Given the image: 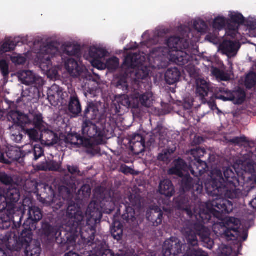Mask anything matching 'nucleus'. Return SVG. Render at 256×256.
<instances>
[{
	"label": "nucleus",
	"instance_id": "obj_1",
	"mask_svg": "<svg viewBox=\"0 0 256 256\" xmlns=\"http://www.w3.org/2000/svg\"><path fill=\"white\" fill-rule=\"evenodd\" d=\"M20 198L18 190L15 188H9L5 190L0 188V211L6 210L10 220L15 222L14 215L19 217L20 220L24 213L26 204L30 202L28 199H25L24 204L18 203Z\"/></svg>",
	"mask_w": 256,
	"mask_h": 256
},
{
	"label": "nucleus",
	"instance_id": "obj_2",
	"mask_svg": "<svg viewBox=\"0 0 256 256\" xmlns=\"http://www.w3.org/2000/svg\"><path fill=\"white\" fill-rule=\"evenodd\" d=\"M166 44L170 50V60L176 64L183 66L192 58L186 50L189 47V42L187 39L178 36H171L166 41Z\"/></svg>",
	"mask_w": 256,
	"mask_h": 256
},
{
	"label": "nucleus",
	"instance_id": "obj_3",
	"mask_svg": "<svg viewBox=\"0 0 256 256\" xmlns=\"http://www.w3.org/2000/svg\"><path fill=\"white\" fill-rule=\"evenodd\" d=\"M222 224V225L214 224V228L215 232L217 228L220 227V232H216L217 234L224 236L230 240L238 238L239 232L237 230L240 224L239 220L234 218H226Z\"/></svg>",
	"mask_w": 256,
	"mask_h": 256
},
{
	"label": "nucleus",
	"instance_id": "obj_4",
	"mask_svg": "<svg viewBox=\"0 0 256 256\" xmlns=\"http://www.w3.org/2000/svg\"><path fill=\"white\" fill-rule=\"evenodd\" d=\"M210 204L207 205L208 214H206L204 211H200L198 212L200 217L202 220L209 219L210 214H212L216 216H218L216 213L227 212L229 213L232 212L233 206L232 202L228 200L218 198L214 200L210 205L212 208H210Z\"/></svg>",
	"mask_w": 256,
	"mask_h": 256
},
{
	"label": "nucleus",
	"instance_id": "obj_5",
	"mask_svg": "<svg viewBox=\"0 0 256 256\" xmlns=\"http://www.w3.org/2000/svg\"><path fill=\"white\" fill-rule=\"evenodd\" d=\"M60 56L58 48L50 43L40 49L38 55L40 67L44 70H48L52 66V58Z\"/></svg>",
	"mask_w": 256,
	"mask_h": 256
},
{
	"label": "nucleus",
	"instance_id": "obj_6",
	"mask_svg": "<svg viewBox=\"0 0 256 256\" xmlns=\"http://www.w3.org/2000/svg\"><path fill=\"white\" fill-rule=\"evenodd\" d=\"M82 133L84 136L88 138L94 139L98 144H102L104 142V132L101 128L93 124L90 120H85L82 124Z\"/></svg>",
	"mask_w": 256,
	"mask_h": 256
},
{
	"label": "nucleus",
	"instance_id": "obj_7",
	"mask_svg": "<svg viewBox=\"0 0 256 256\" xmlns=\"http://www.w3.org/2000/svg\"><path fill=\"white\" fill-rule=\"evenodd\" d=\"M19 78L22 83L27 85H33L36 88H40L44 84V80L42 78L36 76L30 70H23L19 73Z\"/></svg>",
	"mask_w": 256,
	"mask_h": 256
},
{
	"label": "nucleus",
	"instance_id": "obj_8",
	"mask_svg": "<svg viewBox=\"0 0 256 256\" xmlns=\"http://www.w3.org/2000/svg\"><path fill=\"white\" fill-rule=\"evenodd\" d=\"M64 140L66 144V146L70 144L78 147L82 146L86 148H89L92 146V142L89 138L82 136L80 134L76 133L68 134L64 138Z\"/></svg>",
	"mask_w": 256,
	"mask_h": 256
},
{
	"label": "nucleus",
	"instance_id": "obj_9",
	"mask_svg": "<svg viewBox=\"0 0 256 256\" xmlns=\"http://www.w3.org/2000/svg\"><path fill=\"white\" fill-rule=\"evenodd\" d=\"M66 217L73 222V226L77 227L83 221L84 215L80 208L76 204H70L67 209Z\"/></svg>",
	"mask_w": 256,
	"mask_h": 256
},
{
	"label": "nucleus",
	"instance_id": "obj_10",
	"mask_svg": "<svg viewBox=\"0 0 256 256\" xmlns=\"http://www.w3.org/2000/svg\"><path fill=\"white\" fill-rule=\"evenodd\" d=\"M181 251L182 246L178 239L172 238L164 242L163 248L164 256H174Z\"/></svg>",
	"mask_w": 256,
	"mask_h": 256
},
{
	"label": "nucleus",
	"instance_id": "obj_11",
	"mask_svg": "<svg viewBox=\"0 0 256 256\" xmlns=\"http://www.w3.org/2000/svg\"><path fill=\"white\" fill-rule=\"evenodd\" d=\"M107 52L102 48L91 47L89 50V56L92 59V64L95 68H100L102 65L101 59L106 55Z\"/></svg>",
	"mask_w": 256,
	"mask_h": 256
},
{
	"label": "nucleus",
	"instance_id": "obj_12",
	"mask_svg": "<svg viewBox=\"0 0 256 256\" xmlns=\"http://www.w3.org/2000/svg\"><path fill=\"white\" fill-rule=\"evenodd\" d=\"M65 67L70 75L76 78L80 76L85 70V67L79 64L76 60L72 58L66 60Z\"/></svg>",
	"mask_w": 256,
	"mask_h": 256
},
{
	"label": "nucleus",
	"instance_id": "obj_13",
	"mask_svg": "<svg viewBox=\"0 0 256 256\" xmlns=\"http://www.w3.org/2000/svg\"><path fill=\"white\" fill-rule=\"evenodd\" d=\"M142 61L140 54L136 52L129 54L125 57L122 66L126 68H135L142 64Z\"/></svg>",
	"mask_w": 256,
	"mask_h": 256
},
{
	"label": "nucleus",
	"instance_id": "obj_14",
	"mask_svg": "<svg viewBox=\"0 0 256 256\" xmlns=\"http://www.w3.org/2000/svg\"><path fill=\"white\" fill-rule=\"evenodd\" d=\"M99 110L97 104L92 102H88L84 112V118L86 120H95L99 118Z\"/></svg>",
	"mask_w": 256,
	"mask_h": 256
},
{
	"label": "nucleus",
	"instance_id": "obj_15",
	"mask_svg": "<svg viewBox=\"0 0 256 256\" xmlns=\"http://www.w3.org/2000/svg\"><path fill=\"white\" fill-rule=\"evenodd\" d=\"M68 108L69 112L72 114L74 117L78 116L82 112L81 104L76 93L70 96Z\"/></svg>",
	"mask_w": 256,
	"mask_h": 256
},
{
	"label": "nucleus",
	"instance_id": "obj_16",
	"mask_svg": "<svg viewBox=\"0 0 256 256\" xmlns=\"http://www.w3.org/2000/svg\"><path fill=\"white\" fill-rule=\"evenodd\" d=\"M199 228V232L198 234L201 238L204 246L208 249H211L214 246V241L209 238V230L202 226H196V229Z\"/></svg>",
	"mask_w": 256,
	"mask_h": 256
},
{
	"label": "nucleus",
	"instance_id": "obj_17",
	"mask_svg": "<svg viewBox=\"0 0 256 256\" xmlns=\"http://www.w3.org/2000/svg\"><path fill=\"white\" fill-rule=\"evenodd\" d=\"M180 76L181 73L178 68H169L164 74L165 80L168 84H173L178 81Z\"/></svg>",
	"mask_w": 256,
	"mask_h": 256
},
{
	"label": "nucleus",
	"instance_id": "obj_18",
	"mask_svg": "<svg viewBox=\"0 0 256 256\" xmlns=\"http://www.w3.org/2000/svg\"><path fill=\"white\" fill-rule=\"evenodd\" d=\"M41 139L44 144L48 146H54L60 140L58 134L51 130L44 132L41 136Z\"/></svg>",
	"mask_w": 256,
	"mask_h": 256
},
{
	"label": "nucleus",
	"instance_id": "obj_19",
	"mask_svg": "<svg viewBox=\"0 0 256 256\" xmlns=\"http://www.w3.org/2000/svg\"><path fill=\"white\" fill-rule=\"evenodd\" d=\"M196 94L200 96L202 99L207 96L210 91V84L202 78L196 80Z\"/></svg>",
	"mask_w": 256,
	"mask_h": 256
},
{
	"label": "nucleus",
	"instance_id": "obj_20",
	"mask_svg": "<svg viewBox=\"0 0 256 256\" xmlns=\"http://www.w3.org/2000/svg\"><path fill=\"white\" fill-rule=\"evenodd\" d=\"M238 44V43L235 41L224 40L220 47L224 53L231 54L238 51L239 48Z\"/></svg>",
	"mask_w": 256,
	"mask_h": 256
},
{
	"label": "nucleus",
	"instance_id": "obj_21",
	"mask_svg": "<svg viewBox=\"0 0 256 256\" xmlns=\"http://www.w3.org/2000/svg\"><path fill=\"white\" fill-rule=\"evenodd\" d=\"M152 93L149 91H146L144 93L140 94H136L135 98L139 100V102L144 106L150 107L152 104Z\"/></svg>",
	"mask_w": 256,
	"mask_h": 256
},
{
	"label": "nucleus",
	"instance_id": "obj_22",
	"mask_svg": "<svg viewBox=\"0 0 256 256\" xmlns=\"http://www.w3.org/2000/svg\"><path fill=\"white\" fill-rule=\"evenodd\" d=\"M146 218L148 220L152 221L154 226H158L162 221V214L159 208L150 210L148 212Z\"/></svg>",
	"mask_w": 256,
	"mask_h": 256
},
{
	"label": "nucleus",
	"instance_id": "obj_23",
	"mask_svg": "<svg viewBox=\"0 0 256 256\" xmlns=\"http://www.w3.org/2000/svg\"><path fill=\"white\" fill-rule=\"evenodd\" d=\"M159 190L161 194L167 196H171L174 192V189L169 180H166L160 183Z\"/></svg>",
	"mask_w": 256,
	"mask_h": 256
},
{
	"label": "nucleus",
	"instance_id": "obj_24",
	"mask_svg": "<svg viewBox=\"0 0 256 256\" xmlns=\"http://www.w3.org/2000/svg\"><path fill=\"white\" fill-rule=\"evenodd\" d=\"M28 206V218L26 222H28L30 220L32 222H38L40 220L42 217V215L40 209L34 206L32 204Z\"/></svg>",
	"mask_w": 256,
	"mask_h": 256
},
{
	"label": "nucleus",
	"instance_id": "obj_25",
	"mask_svg": "<svg viewBox=\"0 0 256 256\" xmlns=\"http://www.w3.org/2000/svg\"><path fill=\"white\" fill-rule=\"evenodd\" d=\"M176 150V147L175 146L164 149L162 152L158 154L157 160H172L171 158L173 156ZM174 160H183L180 158H178Z\"/></svg>",
	"mask_w": 256,
	"mask_h": 256
},
{
	"label": "nucleus",
	"instance_id": "obj_26",
	"mask_svg": "<svg viewBox=\"0 0 256 256\" xmlns=\"http://www.w3.org/2000/svg\"><path fill=\"white\" fill-rule=\"evenodd\" d=\"M41 254V248L39 243L32 241L26 246V256H40Z\"/></svg>",
	"mask_w": 256,
	"mask_h": 256
},
{
	"label": "nucleus",
	"instance_id": "obj_27",
	"mask_svg": "<svg viewBox=\"0 0 256 256\" xmlns=\"http://www.w3.org/2000/svg\"><path fill=\"white\" fill-rule=\"evenodd\" d=\"M64 54L68 56H74L80 59L81 57V49L78 45L67 46L63 50Z\"/></svg>",
	"mask_w": 256,
	"mask_h": 256
},
{
	"label": "nucleus",
	"instance_id": "obj_28",
	"mask_svg": "<svg viewBox=\"0 0 256 256\" xmlns=\"http://www.w3.org/2000/svg\"><path fill=\"white\" fill-rule=\"evenodd\" d=\"M127 148L131 152L135 155H138L144 152L145 148V142L126 143Z\"/></svg>",
	"mask_w": 256,
	"mask_h": 256
},
{
	"label": "nucleus",
	"instance_id": "obj_29",
	"mask_svg": "<svg viewBox=\"0 0 256 256\" xmlns=\"http://www.w3.org/2000/svg\"><path fill=\"white\" fill-rule=\"evenodd\" d=\"M206 154V150L200 148L192 149L188 152L186 154L188 156L187 160H200L201 158L203 157Z\"/></svg>",
	"mask_w": 256,
	"mask_h": 256
},
{
	"label": "nucleus",
	"instance_id": "obj_30",
	"mask_svg": "<svg viewBox=\"0 0 256 256\" xmlns=\"http://www.w3.org/2000/svg\"><path fill=\"white\" fill-rule=\"evenodd\" d=\"M33 117L31 124H32L34 128L42 132L44 130V122L43 120L42 114L40 113L35 114H34Z\"/></svg>",
	"mask_w": 256,
	"mask_h": 256
},
{
	"label": "nucleus",
	"instance_id": "obj_31",
	"mask_svg": "<svg viewBox=\"0 0 256 256\" xmlns=\"http://www.w3.org/2000/svg\"><path fill=\"white\" fill-rule=\"evenodd\" d=\"M19 38H15L14 40H6L2 46V50L4 52L13 50L15 47L19 45Z\"/></svg>",
	"mask_w": 256,
	"mask_h": 256
},
{
	"label": "nucleus",
	"instance_id": "obj_32",
	"mask_svg": "<svg viewBox=\"0 0 256 256\" xmlns=\"http://www.w3.org/2000/svg\"><path fill=\"white\" fill-rule=\"evenodd\" d=\"M216 98L222 100L224 102L234 101V92H232L224 88H220V92L216 94Z\"/></svg>",
	"mask_w": 256,
	"mask_h": 256
},
{
	"label": "nucleus",
	"instance_id": "obj_33",
	"mask_svg": "<svg viewBox=\"0 0 256 256\" xmlns=\"http://www.w3.org/2000/svg\"><path fill=\"white\" fill-rule=\"evenodd\" d=\"M184 234L190 244L194 246L198 244V239L196 232L191 228H188L183 231Z\"/></svg>",
	"mask_w": 256,
	"mask_h": 256
},
{
	"label": "nucleus",
	"instance_id": "obj_34",
	"mask_svg": "<svg viewBox=\"0 0 256 256\" xmlns=\"http://www.w3.org/2000/svg\"><path fill=\"white\" fill-rule=\"evenodd\" d=\"M86 214L90 216V218L96 221L97 219L100 218L101 214L98 209L95 208V203L90 204L86 210Z\"/></svg>",
	"mask_w": 256,
	"mask_h": 256
},
{
	"label": "nucleus",
	"instance_id": "obj_35",
	"mask_svg": "<svg viewBox=\"0 0 256 256\" xmlns=\"http://www.w3.org/2000/svg\"><path fill=\"white\" fill-rule=\"evenodd\" d=\"M234 104H242L246 100V94L245 92L241 89L239 88L236 91L234 92Z\"/></svg>",
	"mask_w": 256,
	"mask_h": 256
},
{
	"label": "nucleus",
	"instance_id": "obj_36",
	"mask_svg": "<svg viewBox=\"0 0 256 256\" xmlns=\"http://www.w3.org/2000/svg\"><path fill=\"white\" fill-rule=\"evenodd\" d=\"M230 22L240 26L244 24L245 18L242 14L238 12H233L229 14Z\"/></svg>",
	"mask_w": 256,
	"mask_h": 256
},
{
	"label": "nucleus",
	"instance_id": "obj_37",
	"mask_svg": "<svg viewBox=\"0 0 256 256\" xmlns=\"http://www.w3.org/2000/svg\"><path fill=\"white\" fill-rule=\"evenodd\" d=\"M212 184L214 185V188L216 187V189L218 190L220 186L218 184L217 181L221 182L223 180L221 172L218 170H214L212 172ZM218 191L219 192V190Z\"/></svg>",
	"mask_w": 256,
	"mask_h": 256
},
{
	"label": "nucleus",
	"instance_id": "obj_38",
	"mask_svg": "<svg viewBox=\"0 0 256 256\" xmlns=\"http://www.w3.org/2000/svg\"><path fill=\"white\" fill-rule=\"evenodd\" d=\"M145 142V140L142 135L140 134H134L130 138L123 140L122 143L126 148H127L126 143L130 142Z\"/></svg>",
	"mask_w": 256,
	"mask_h": 256
},
{
	"label": "nucleus",
	"instance_id": "obj_39",
	"mask_svg": "<svg viewBox=\"0 0 256 256\" xmlns=\"http://www.w3.org/2000/svg\"><path fill=\"white\" fill-rule=\"evenodd\" d=\"M227 23L226 19L224 16H218L214 20L213 27L214 28L221 30L224 28Z\"/></svg>",
	"mask_w": 256,
	"mask_h": 256
},
{
	"label": "nucleus",
	"instance_id": "obj_40",
	"mask_svg": "<svg viewBox=\"0 0 256 256\" xmlns=\"http://www.w3.org/2000/svg\"><path fill=\"white\" fill-rule=\"evenodd\" d=\"M194 27L196 30L201 34L206 32L208 26L206 22L202 20H198L194 22Z\"/></svg>",
	"mask_w": 256,
	"mask_h": 256
},
{
	"label": "nucleus",
	"instance_id": "obj_41",
	"mask_svg": "<svg viewBox=\"0 0 256 256\" xmlns=\"http://www.w3.org/2000/svg\"><path fill=\"white\" fill-rule=\"evenodd\" d=\"M0 71L4 80H8L10 74L9 66L5 60H0Z\"/></svg>",
	"mask_w": 256,
	"mask_h": 256
},
{
	"label": "nucleus",
	"instance_id": "obj_42",
	"mask_svg": "<svg viewBox=\"0 0 256 256\" xmlns=\"http://www.w3.org/2000/svg\"><path fill=\"white\" fill-rule=\"evenodd\" d=\"M245 85L247 88L250 89L256 85V74L252 72L247 75L245 80Z\"/></svg>",
	"mask_w": 256,
	"mask_h": 256
},
{
	"label": "nucleus",
	"instance_id": "obj_43",
	"mask_svg": "<svg viewBox=\"0 0 256 256\" xmlns=\"http://www.w3.org/2000/svg\"><path fill=\"white\" fill-rule=\"evenodd\" d=\"M134 210L133 208L128 206L126 207V213L123 215L124 219L130 223L136 220L134 217Z\"/></svg>",
	"mask_w": 256,
	"mask_h": 256
},
{
	"label": "nucleus",
	"instance_id": "obj_44",
	"mask_svg": "<svg viewBox=\"0 0 256 256\" xmlns=\"http://www.w3.org/2000/svg\"><path fill=\"white\" fill-rule=\"evenodd\" d=\"M14 240L9 236H6L0 240V246L6 247L8 249L12 250L14 248L12 244Z\"/></svg>",
	"mask_w": 256,
	"mask_h": 256
},
{
	"label": "nucleus",
	"instance_id": "obj_45",
	"mask_svg": "<svg viewBox=\"0 0 256 256\" xmlns=\"http://www.w3.org/2000/svg\"><path fill=\"white\" fill-rule=\"evenodd\" d=\"M228 142L234 144L235 146H240L244 143H248V141L245 136H236L228 140Z\"/></svg>",
	"mask_w": 256,
	"mask_h": 256
},
{
	"label": "nucleus",
	"instance_id": "obj_46",
	"mask_svg": "<svg viewBox=\"0 0 256 256\" xmlns=\"http://www.w3.org/2000/svg\"><path fill=\"white\" fill-rule=\"evenodd\" d=\"M18 120L17 125L21 127H24L27 124H32V120L29 118L28 116L22 112Z\"/></svg>",
	"mask_w": 256,
	"mask_h": 256
},
{
	"label": "nucleus",
	"instance_id": "obj_47",
	"mask_svg": "<svg viewBox=\"0 0 256 256\" xmlns=\"http://www.w3.org/2000/svg\"><path fill=\"white\" fill-rule=\"evenodd\" d=\"M149 76V71L147 68L138 70L136 73V76L138 79L144 80Z\"/></svg>",
	"mask_w": 256,
	"mask_h": 256
},
{
	"label": "nucleus",
	"instance_id": "obj_48",
	"mask_svg": "<svg viewBox=\"0 0 256 256\" xmlns=\"http://www.w3.org/2000/svg\"><path fill=\"white\" fill-rule=\"evenodd\" d=\"M0 182L6 185H8L12 184L13 180L5 172H0Z\"/></svg>",
	"mask_w": 256,
	"mask_h": 256
},
{
	"label": "nucleus",
	"instance_id": "obj_49",
	"mask_svg": "<svg viewBox=\"0 0 256 256\" xmlns=\"http://www.w3.org/2000/svg\"><path fill=\"white\" fill-rule=\"evenodd\" d=\"M20 112L18 111H11L8 113V119L9 120H12L14 124H17L19 118L20 116Z\"/></svg>",
	"mask_w": 256,
	"mask_h": 256
},
{
	"label": "nucleus",
	"instance_id": "obj_50",
	"mask_svg": "<svg viewBox=\"0 0 256 256\" xmlns=\"http://www.w3.org/2000/svg\"><path fill=\"white\" fill-rule=\"evenodd\" d=\"M232 252L230 248L224 245L221 246L218 250L220 256H228L231 254Z\"/></svg>",
	"mask_w": 256,
	"mask_h": 256
},
{
	"label": "nucleus",
	"instance_id": "obj_51",
	"mask_svg": "<svg viewBox=\"0 0 256 256\" xmlns=\"http://www.w3.org/2000/svg\"><path fill=\"white\" fill-rule=\"evenodd\" d=\"M182 161H177L178 162V163H180V162H182ZM180 164H176V168H172L170 170L169 172L170 174H176L180 176H184V174L182 171L184 170L183 169L180 168L178 165Z\"/></svg>",
	"mask_w": 256,
	"mask_h": 256
},
{
	"label": "nucleus",
	"instance_id": "obj_52",
	"mask_svg": "<svg viewBox=\"0 0 256 256\" xmlns=\"http://www.w3.org/2000/svg\"><path fill=\"white\" fill-rule=\"evenodd\" d=\"M23 136L19 130L12 132L11 133V139L14 141L16 142L19 143L21 142Z\"/></svg>",
	"mask_w": 256,
	"mask_h": 256
},
{
	"label": "nucleus",
	"instance_id": "obj_53",
	"mask_svg": "<svg viewBox=\"0 0 256 256\" xmlns=\"http://www.w3.org/2000/svg\"><path fill=\"white\" fill-rule=\"evenodd\" d=\"M184 256H208L207 254L203 251L190 249L188 254Z\"/></svg>",
	"mask_w": 256,
	"mask_h": 256
},
{
	"label": "nucleus",
	"instance_id": "obj_54",
	"mask_svg": "<svg viewBox=\"0 0 256 256\" xmlns=\"http://www.w3.org/2000/svg\"><path fill=\"white\" fill-rule=\"evenodd\" d=\"M18 153L17 150H8V152H6V154L10 160H20V156H17Z\"/></svg>",
	"mask_w": 256,
	"mask_h": 256
},
{
	"label": "nucleus",
	"instance_id": "obj_55",
	"mask_svg": "<svg viewBox=\"0 0 256 256\" xmlns=\"http://www.w3.org/2000/svg\"><path fill=\"white\" fill-rule=\"evenodd\" d=\"M216 76L220 80L222 81H228L230 79V76L228 74L220 70H218Z\"/></svg>",
	"mask_w": 256,
	"mask_h": 256
},
{
	"label": "nucleus",
	"instance_id": "obj_56",
	"mask_svg": "<svg viewBox=\"0 0 256 256\" xmlns=\"http://www.w3.org/2000/svg\"><path fill=\"white\" fill-rule=\"evenodd\" d=\"M112 118V117L111 116V114H110V116L106 118L104 124V130H106L108 132H110V130H112V127L111 126Z\"/></svg>",
	"mask_w": 256,
	"mask_h": 256
},
{
	"label": "nucleus",
	"instance_id": "obj_57",
	"mask_svg": "<svg viewBox=\"0 0 256 256\" xmlns=\"http://www.w3.org/2000/svg\"><path fill=\"white\" fill-rule=\"evenodd\" d=\"M28 133L30 139L36 140L38 139V132L35 129L28 130Z\"/></svg>",
	"mask_w": 256,
	"mask_h": 256
},
{
	"label": "nucleus",
	"instance_id": "obj_58",
	"mask_svg": "<svg viewBox=\"0 0 256 256\" xmlns=\"http://www.w3.org/2000/svg\"><path fill=\"white\" fill-rule=\"evenodd\" d=\"M218 39V36L216 32H214V34L209 33L206 37V40L214 44L217 42Z\"/></svg>",
	"mask_w": 256,
	"mask_h": 256
},
{
	"label": "nucleus",
	"instance_id": "obj_59",
	"mask_svg": "<svg viewBox=\"0 0 256 256\" xmlns=\"http://www.w3.org/2000/svg\"><path fill=\"white\" fill-rule=\"evenodd\" d=\"M59 168V166L58 165H56L54 166L53 164L52 166H50V164H48V162H46V166H42L41 168H40L39 169L42 170H57Z\"/></svg>",
	"mask_w": 256,
	"mask_h": 256
},
{
	"label": "nucleus",
	"instance_id": "obj_60",
	"mask_svg": "<svg viewBox=\"0 0 256 256\" xmlns=\"http://www.w3.org/2000/svg\"><path fill=\"white\" fill-rule=\"evenodd\" d=\"M117 87L122 88L126 92H128V86L127 82L125 80H120L117 84Z\"/></svg>",
	"mask_w": 256,
	"mask_h": 256
},
{
	"label": "nucleus",
	"instance_id": "obj_61",
	"mask_svg": "<svg viewBox=\"0 0 256 256\" xmlns=\"http://www.w3.org/2000/svg\"><path fill=\"white\" fill-rule=\"evenodd\" d=\"M34 160H36L39 158L43 154V150L42 148L40 146H35L34 148Z\"/></svg>",
	"mask_w": 256,
	"mask_h": 256
},
{
	"label": "nucleus",
	"instance_id": "obj_62",
	"mask_svg": "<svg viewBox=\"0 0 256 256\" xmlns=\"http://www.w3.org/2000/svg\"><path fill=\"white\" fill-rule=\"evenodd\" d=\"M154 132L156 134L158 135L160 137H162L164 135V130L162 124H158L154 129Z\"/></svg>",
	"mask_w": 256,
	"mask_h": 256
},
{
	"label": "nucleus",
	"instance_id": "obj_63",
	"mask_svg": "<svg viewBox=\"0 0 256 256\" xmlns=\"http://www.w3.org/2000/svg\"><path fill=\"white\" fill-rule=\"evenodd\" d=\"M121 171L126 174H138L134 170L126 166H122L120 168Z\"/></svg>",
	"mask_w": 256,
	"mask_h": 256
},
{
	"label": "nucleus",
	"instance_id": "obj_64",
	"mask_svg": "<svg viewBox=\"0 0 256 256\" xmlns=\"http://www.w3.org/2000/svg\"><path fill=\"white\" fill-rule=\"evenodd\" d=\"M12 61L18 64H25L26 59L22 56H18L13 58Z\"/></svg>",
	"mask_w": 256,
	"mask_h": 256
}]
</instances>
